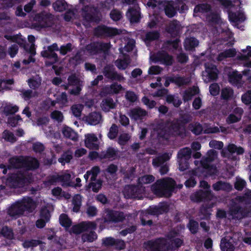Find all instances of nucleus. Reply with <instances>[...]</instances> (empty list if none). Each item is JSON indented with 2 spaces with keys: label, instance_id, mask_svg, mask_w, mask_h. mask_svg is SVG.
Masks as SVG:
<instances>
[{
  "label": "nucleus",
  "instance_id": "obj_1",
  "mask_svg": "<svg viewBox=\"0 0 251 251\" xmlns=\"http://www.w3.org/2000/svg\"><path fill=\"white\" fill-rule=\"evenodd\" d=\"M217 157V152L214 150L209 151L205 158H202V160L199 162L198 161H195V164L198 168L194 171H193L192 176L185 181V186L187 187H194L196 184V181L194 178V176H201L203 175L206 176L205 174H208L209 175L215 174L216 173V167L211 163L214 161Z\"/></svg>",
  "mask_w": 251,
  "mask_h": 251
},
{
  "label": "nucleus",
  "instance_id": "obj_2",
  "mask_svg": "<svg viewBox=\"0 0 251 251\" xmlns=\"http://www.w3.org/2000/svg\"><path fill=\"white\" fill-rule=\"evenodd\" d=\"M176 233H171L167 239H159L145 243L144 248L148 251H167L180 247L182 240L176 237Z\"/></svg>",
  "mask_w": 251,
  "mask_h": 251
},
{
  "label": "nucleus",
  "instance_id": "obj_3",
  "mask_svg": "<svg viewBox=\"0 0 251 251\" xmlns=\"http://www.w3.org/2000/svg\"><path fill=\"white\" fill-rule=\"evenodd\" d=\"M154 177L151 175L143 176L138 179L137 187L134 186H127L125 187L124 192L125 196L127 198L141 199L142 197L139 196L138 194L143 193L145 191V188H142V185L148 184L152 182Z\"/></svg>",
  "mask_w": 251,
  "mask_h": 251
},
{
  "label": "nucleus",
  "instance_id": "obj_4",
  "mask_svg": "<svg viewBox=\"0 0 251 251\" xmlns=\"http://www.w3.org/2000/svg\"><path fill=\"white\" fill-rule=\"evenodd\" d=\"M174 186V181L167 178L157 181L156 186H152L151 189L154 193L160 197H170Z\"/></svg>",
  "mask_w": 251,
  "mask_h": 251
},
{
  "label": "nucleus",
  "instance_id": "obj_5",
  "mask_svg": "<svg viewBox=\"0 0 251 251\" xmlns=\"http://www.w3.org/2000/svg\"><path fill=\"white\" fill-rule=\"evenodd\" d=\"M35 207L34 202L31 199L27 198L13 205L9 209L8 213L12 217H16L22 214L25 210L31 211Z\"/></svg>",
  "mask_w": 251,
  "mask_h": 251
},
{
  "label": "nucleus",
  "instance_id": "obj_6",
  "mask_svg": "<svg viewBox=\"0 0 251 251\" xmlns=\"http://www.w3.org/2000/svg\"><path fill=\"white\" fill-rule=\"evenodd\" d=\"M10 168H20L24 167L26 169H35L38 167L39 163L37 160L30 157H21L19 158H13L10 160Z\"/></svg>",
  "mask_w": 251,
  "mask_h": 251
},
{
  "label": "nucleus",
  "instance_id": "obj_7",
  "mask_svg": "<svg viewBox=\"0 0 251 251\" xmlns=\"http://www.w3.org/2000/svg\"><path fill=\"white\" fill-rule=\"evenodd\" d=\"M200 187L203 189V191H198L191 196V199L195 201H200L203 200H211L213 197L210 190V185L205 181L200 182Z\"/></svg>",
  "mask_w": 251,
  "mask_h": 251
},
{
  "label": "nucleus",
  "instance_id": "obj_8",
  "mask_svg": "<svg viewBox=\"0 0 251 251\" xmlns=\"http://www.w3.org/2000/svg\"><path fill=\"white\" fill-rule=\"evenodd\" d=\"M235 8L231 7L228 12L229 21L234 26L242 30L243 29V26L242 25L239 26V25L245 20V16L242 10L240 9L237 12H235Z\"/></svg>",
  "mask_w": 251,
  "mask_h": 251
},
{
  "label": "nucleus",
  "instance_id": "obj_9",
  "mask_svg": "<svg viewBox=\"0 0 251 251\" xmlns=\"http://www.w3.org/2000/svg\"><path fill=\"white\" fill-rule=\"evenodd\" d=\"M31 179L28 172H25L23 173L14 175L7 179V183H13L10 186L13 187L20 186L23 184L30 182Z\"/></svg>",
  "mask_w": 251,
  "mask_h": 251
},
{
  "label": "nucleus",
  "instance_id": "obj_10",
  "mask_svg": "<svg viewBox=\"0 0 251 251\" xmlns=\"http://www.w3.org/2000/svg\"><path fill=\"white\" fill-rule=\"evenodd\" d=\"M205 68V71L202 73V78L204 82L207 83L217 79L218 71L214 65L206 63Z\"/></svg>",
  "mask_w": 251,
  "mask_h": 251
},
{
  "label": "nucleus",
  "instance_id": "obj_11",
  "mask_svg": "<svg viewBox=\"0 0 251 251\" xmlns=\"http://www.w3.org/2000/svg\"><path fill=\"white\" fill-rule=\"evenodd\" d=\"M59 182L63 186H73L71 180V175L68 172H66L60 175L53 176L48 182L50 184Z\"/></svg>",
  "mask_w": 251,
  "mask_h": 251
},
{
  "label": "nucleus",
  "instance_id": "obj_12",
  "mask_svg": "<svg viewBox=\"0 0 251 251\" xmlns=\"http://www.w3.org/2000/svg\"><path fill=\"white\" fill-rule=\"evenodd\" d=\"M50 210L47 208H43L40 212L39 218L36 222V226L38 228L44 227L46 224L50 220Z\"/></svg>",
  "mask_w": 251,
  "mask_h": 251
},
{
  "label": "nucleus",
  "instance_id": "obj_13",
  "mask_svg": "<svg viewBox=\"0 0 251 251\" xmlns=\"http://www.w3.org/2000/svg\"><path fill=\"white\" fill-rule=\"evenodd\" d=\"M191 151L189 148H185L180 151L178 153V158L179 162V169L180 171H184L188 168V165L186 163H185V167L181 166V162L183 160H188L191 157Z\"/></svg>",
  "mask_w": 251,
  "mask_h": 251
},
{
  "label": "nucleus",
  "instance_id": "obj_14",
  "mask_svg": "<svg viewBox=\"0 0 251 251\" xmlns=\"http://www.w3.org/2000/svg\"><path fill=\"white\" fill-rule=\"evenodd\" d=\"M58 49L57 45L54 44L48 47L47 50H43L41 52L42 55L44 57H47L50 59L51 63H55L57 60V56L56 54L53 52L54 50H57Z\"/></svg>",
  "mask_w": 251,
  "mask_h": 251
},
{
  "label": "nucleus",
  "instance_id": "obj_15",
  "mask_svg": "<svg viewBox=\"0 0 251 251\" xmlns=\"http://www.w3.org/2000/svg\"><path fill=\"white\" fill-rule=\"evenodd\" d=\"M96 227V225L94 223H83L74 226L72 227V232L76 234H78L83 231L95 229Z\"/></svg>",
  "mask_w": 251,
  "mask_h": 251
},
{
  "label": "nucleus",
  "instance_id": "obj_16",
  "mask_svg": "<svg viewBox=\"0 0 251 251\" xmlns=\"http://www.w3.org/2000/svg\"><path fill=\"white\" fill-rule=\"evenodd\" d=\"M85 144L87 148L97 149L98 148V138L94 134L88 133L85 135Z\"/></svg>",
  "mask_w": 251,
  "mask_h": 251
},
{
  "label": "nucleus",
  "instance_id": "obj_17",
  "mask_svg": "<svg viewBox=\"0 0 251 251\" xmlns=\"http://www.w3.org/2000/svg\"><path fill=\"white\" fill-rule=\"evenodd\" d=\"M243 109L239 107H236L233 113L230 114L226 119L228 124H232L239 121L242 117Z\"/></svg>",
  "mask_w": 251,
  "mask_h": 251
},
{
  "label": "nucleus",
  "instance_id": "obj_18",
  "mask_svg": "<svg viewBox=\"0 0 251 251\" xmlns=\"http://www.w3.org/2000/svg\"><path fill=\"white\" fill-rule=\"evenodd\" d=\"M95 33L98 35L106 34L108 35L113 36L119 34V31L116 28L100 26L96 29Z\"/></svg>",
  "mask_w": 251,
  "mask_h": 251
},
{
  "label": "nucleus",
  "instance_id": "obj_19",
  "mask_svg": "<svg viewBox=\"0 0 251 251\" xmlns=\"http://www.w3.org/2000/svg\"><path fill=\"white\" fill-rule=\"evenodd\" d=\"M0 109L1 111L7 115L9 114H13L17 112L19 110V107L17 105L10 103L3 102L2 103Z\"/></svg>",
  "mask_w": 251,
  "mask_h": 251
},
{
  "label": "nucleus",
  "instance_id": "obj_20",
  "mask_svg": "<svg viewBox=\"0 0 251 251\" xmlns=\"http://www.w3.org/2000/svg\"><path fill=\"white\" fill-rule=\"evenodd\" d=\"M190 81V79L189 78L175 76L166 79L165 83V86L167 87L169 85L170 82H174L178 86H181L188 83Z\"/></svg>",
  "mask_w": 251,
  "mask_h": 251
},
{
  "label": "nucleus",
  "instance_id": "obj_21",
  "mask_svg": "<svg viewBox=\"0 0 251 251\" xmlns=\"http://www.w3.org/2000/svg\"><path fill=\"white\" fill-rule=\"evenodd\" d=\"M126 16L132 23H136L140 19L139 8L135 6L133 9H129L126 13Z\"/></svg>",
  "mask_w": 251,
  "mask_h": 251
},
{
  "label": "nucleus",
  "instance_id": "obj_22",
  "mask_svg": "<svg viewBox=\"0 0 251 251\" xmlns=\"http://www.w3.org/2000/svg\"><path fill=\"white\" fill-rule=\"evenodd\" d=\"M109 45L107 44H101L99 43H94L87 47V50L91 54H95L99 50H105L108 49Z\"/></svg>",
  "mask_w": 251,
  "mask_h": 251
},
{
  "label": "nucleus",
  "instance_id": "obj_23",
  "mask_svg": "<svg viewBox=\"0 0 251 251\" xmlns=\"http://www.w3.org/2000/svg\"><path fill=\"white\" fill-rule=\"evenodd\" d=\"M107 218H105V222H119L122 221L124 218V214L122 212L108 211Z\"/></svg>",
  "mask_w": 251,
  "mask_h": 251
},
{
  "label": "nucleus",
  "instance_id": "obj_24",
  "mask_svg": "<svg viewBox=\"0 0 251 251\" xmlns=\"http://www.w3.org/2000/svg\"><path fill=\"white\" fill-rule=\"evenodd\" d=\"M68 80L69 83L71 85L76 86L75 89H72L71 90V94L74 95L79 94L81 90L80 86L81 84H80V81L77 79V77L75 75H71L69 77Z\"/></svg>",
  "mask_w": 251,
  "mask_h": 251
},
{
  "label": "nucleus",
  "instance_id": "obj_25",
  "mask_svg": "<svg viewBox=\"0 0 251 251\" xmlns=\"http://www.w3.org/2000/svg\"><path fill=\"white\" fill-rule=\"evenodd\" d=\"M242 75L235 70H231L228 74V80L230 83L237 85L241 80Z\"/></svg>",
  "mask_w": 251,
  "mask_h": 251
},
{
  "label": "nucleus",
  "instance_id": "obj_26",
  "mask_svg": "<svg viewBox=\"0 0 251 251\" xmlns=\"http://www.w3.org/2000/svg\"><path fill=\"white\" fill-rule=\"evenodd\" d=\"M101 120V115L97 112L92 113L86 117V122L91 125H96L100 123Z\"/></svg>",
  "mask_w": 251,
  "mask_h": 251
},
{
  "label": "nucleus",
  "instance_id": "obj_27",
  "mask_svg": "<svg viewBox=\"0 0 251 251\" xmlns=\"http://www.w3.org/2000/svg\"><path fill=\"white\" fill-rule=\"evenodd\" d=\"M147 112L140 108H136L131 110L129 114L131 118L136 120L141 119L143 117L145 116Z\"/></svg>",
  "mask_w": 251,
  "mask_h": 251
},
{
  "label": "nucleus",
  "instance_id": "obj_28",
  "mask_svg": "<svg viewBox=\"0 0 251 251\" xmlns=\"http://www.w3.org/2000/svg\"><path fill=\"white\" fill-rule=\"evenodd\" d=\"M104 73L105 75L108 78L117 79L119 81H121L124 79V77L123 76H121L115 73L113 70L112 67H106L104 69Z\"/></svg>",
  "mask_w": 251,
  "mask_h": 251
},
{
  "label": "nucleus",
  "instance_id": "obj_29",
  "mask_svg": "<svg viewBox=\"0 0 251 251\" xmlns=\"http://www.w3.org/2000/svg\"><path fill=\"white\" fill-rule=\"evenodd\" d=\"M129 63L128 56L121 54L120 58L116 61L115 64L119 69L124 70L127 67Z\"/></svg>",
  "mask_w": 251,
  "mask_h": 251
},
{
  "label": "nucleus",
  "instance_id": "obj_30",
  "mask_svg": "<svg viewBox=\"0 0 251 251\" xmlns=\"http://www.w3.org/2000/svg\"><path fill=\"white\" fill-rule=\"evenodd\" d=\"M123 89L121 85L113 84L110 87H106L104 88L103 91H102L100 95L103 96L105 94H112V93H118Z\"/></svg>",
  "mask_w": 251,
  "mask_h": 251
},
{
  "label": "nucleus",
  "instance_id": "obj_31",
  "mask_svg": "<svg viewBox=\"0 0 251 251\" xmlns=\"http://www.w3.org/2000/svg\"><path fill=\"white\" fill-rule=\"evenodd\" d=\"M155 61H159L167 65L172 64L173 59L171 56L165 52H160L157 54V59Z\"/></svg>",
  "mask_w": 251,
  "mask_h": 251
},
{
  "label": "nucleus",
  "instance_id": "obj_32",
  "mask_svg": "<svg viewBox=\"0 0 251 251\" xmlns=\"http://www.w3.org/2000/svg\"><path fill=\"white\" fill-rule=\"evenodd\" d=\"M62 132L64 136L66 138H70L73 140H75L77 138L76 133L68 126H64Z\"/></svg>",
  "mask_w": 251,
  "mask_h": 251
},
{
  "label": "nucleus",
  "instance_id": "obj_33",
  "mask_svg": "<svg viewBox=\"0 0 251 251\" xmlns=\"http://www.w3.org/2000/svg\"><path fill=\"white\" fill-rule=\"evenodd\" d=\"M232 241H230L227 238L222 239L221 242V248L222 251H233L234 247L231 244Z\"/></svg>",
  "mask_w": 251,
  "mask_h": 251
},
{
  "label": "nucleus",
  "instance_id": "obj_34",
  "mask_svg": "<svg viewBox=\"0 0 251 251\" xmlns=\"http://www.w3.org/2000/svg\"><path fill=\"white\" fill-rule=\"evenodd\" d=\"M213 189L216 191L225 190L230 191L232 186L229 183L219 181L213 185Z\"/></svg>",
  "mask_w": 251,
  "mask_h": 251
},
{
  "label": "nucleus",
  "instance_id": "obj_35",
  "mask_svg": "<svg viewBox=\"0 0 251 251\" xmlns=\"http://www.w3.org/2000/svg\"><path fill=\"white\" fill-rule=\"evenodd\" d=\"M101 107L103 110L108 111L115 107V103L111 99L107 98L102 101Z\"/></svg>",
  "mask_w": 251,
  "mask_h": 251
},
{
  "label": "nucleus",
  "instance_id": "obj_36",
  "mask_svg": "<svg viewBox=\"0 0 251 251\" xmlns=\"http://www.w3.org/2000/svg\"><path fill=\"white\" fill-rule=\"evenodd\" d=\"M199 42L194 38H188L184 42V47L186 50H192L198 45Z\"/></svg>",
  "mask_w": 251,
  "mask_h": 251
},
{
  "label": "nucleus",
  "instance_id": "obj_37",
  "mask_svg": "<svg viewBox=\"0 0 251 251\" xmlns=\"http://www.w3.org/2000/svg\"><path fill=\"white\" fill-rule=\"evenodd\" d=\"M242 52L238 54L237 57L240 60H246L251 57V47L247 46L246 49L242 50Z\"/></svg>",
  "mask_w": 251,
  "mask_h": 251
},
{
  "label": "nucleus",
  "instance_id": "obj_38",
  "mask_svg": "<svg viewBox=\"0 0 251 251\" xmlns=\"http://www.w3.org/2000/svg\"><path fill=\"white\" fill-rule=\"evenodd\" d=\"M100 172V169L98 167H93L90 171H87L86 174L84 175V177L86 181H87L89 176L91 177V180H94Z\"/></svg>",
  "mask_w": 251,
  "mask_h": 251
},
{
  "label": "nucleus",
  "instance_id": "obj_39",
  "mask_svg": "<svg viewBox=\"0 0 251 251\" xmlns=\"http://www.w3.org/2000/svg\"><path fill=\"white\" fill-rule=\"evenodd\" d=\"M175 5L176 6V4L172 1L169 2L166 5L165 11L166 15L169 17H173L176 13Z\"/></svg>",
  "mask_w": 251,
  "mask_h": 251
},
{
  "label": "nucleus",
  "instance_id": "obj_40",
  "mask_svg": "<svg viewBox=\"0 0 251 251\" xmlns=\"http://www.w3.org/2000/svg\"><path fill=\"white\" fill-rule=\"evenodd\" d=\"M13 83L14 80L13 79L8 80L0 79V92L11 89V85Z\"/></svg>",
  "mask_w": 251,
  "mask_h": 251
},
{
  "label": "nucleus",
  "instance_id": "obj_41",
  "mask_svg": "<svg viewBox=\"0 0 251 251\" xmlns=\"http://www.w3.org/2000/svg\"><path fill=\"white\" fill-rule=\"evenodd\" d=\"M199 93V89L197 87L186 90L183 94V97L184 101L189 100L191 98Z\"/></svg>",
  "mask_w": 251,
  "mask_h": 251
},
{
  "label": "nucleus",
  "instance_id": "obj_42",
  "mask_svg": "<svg viewBox=\"0 0 251 251\" xmlns=\"http://www.w3.org/2000/svg\"><path fill=\"white\" fill-rule=\"evenodd\" d=\"M92 230H90V232H86L83 234L82 237V239L83 242H93L97 238V234L93 231H91ZM88 232L89 231L87 230Z\"/></svg>",
  "mask_w": 251,
  "mask_h": 251
},
{
  "label": "nucleus",
  "instance_id": "obj_43",
  "mask_svg": "<svg viewBox=\"0 0 251 251\" xmlns=\"http://www.w3.org/2000/svg\"><path fill=\"white\" fill-rule=\"evenodd\" d=\"M171 154H164L162 156L153 160L152 164L154 166H159L163 164L165 161L168 160L170 158Z\"/></svg>",
  "mask_w": 251,
  "mask_h": 251
},
{
  "label": "nucleus",
  "instance_id": "obj_44",
  "mask_svg": "<svg viewBox=\"0 0 251 251\" xmlns=\"http://www.w3.org/2000/svg\"><path fill=\"white\" fill-rule=\"evenodd\" d=\"M74 205L73 211L77 212L79 209L81 203V197L79 195H76L74 196L73 200Z\"/></svg>",
  "mask_w": 251,
  "mask_h": 251
},
{
  "label": "nucleus",
  "instance_id": "obj_45",
  "mask_svg": "<svg viewBox=\"0 0 251 251\" xmlns=\"http://www.w3.org/2000/svg\"><path fill=\"white\" fill-rule=\"evenodd\" d=\"M72 152L68 151L65 152L61 157L59 158L58 161L62 165H64L66 163H68L72 159Z\"/></svg>",
  "mask_w": 251,
  "mask_h": 251
},
{
  "label": "nucleus",
  "instance_id": "obj_46",
  "mask_svg": "<svg viewBox=\"0 0 251 251\" xmlns=\"http://www.w3.org/2000/svg\"><path fill=\"white\" fill-rule=\"evenodd\" d=\"M134 46V42L133 40H130L128 42L127 45L124 48L120 49V51L122 55L127 56V52L131 51Z\"/></svg>",
  "mask_w": 251,
  "mask_h": 251
},
{
  "label": "nucleus",
  "instance_id": "obj_47",
  "mask_svg": "<svg viewBox=\"0 0 251 251\" xmlns=\"http://www.w3.org/2000/svg\"><path fill=\"white\" fill-rule=\"evenodd\" d=\"M53 7L56 11H63L66 8V3L63 0H58L53 4Z\"/></svg>",
  "mask_w": 251,
  "mask_h": 251
},
{
  "label": "nucleus",
  "instance_id": "obj_48",
  "mask_svg": "<svg viewBox=\"0 0 251 251\" xmlns=\"http://www.w3.org/2000/svg\"><path fill=\"white\" fill-rule=\"evenodd\" d=\"M227 150L230 153H236L237 154H240L243 153L244 149L241 147H238L233 144H229L227 148Z\"/></svg>",
  "mask_w": 251,
  "mask_h": 251
},
{
  "label": "nucleus",
  "instance_id": "obj_49",
  "mask_svg": "<svg viewBox=\"0 0 251 251\" xmlns=\"http://www.w3.org/2000/svg\"><path fill=\"white\" fill-rule=\"evenodd\" d=\"M235 50L233 49H231L220 53L218 56V60H222L226 57H232L235 55Z\"/></svg>",
  "mask_w": 251,
  "mask_h": 251
},
{
  "label": "nucleus",
  "instance_id": "obj_50",
  "mask_svg": "<svg viewBox=\"0 0 251 251\" xmlns=\"http://www.w3.org/2000/svg\"><path fill=\"white\" fill-rule=\"evenodd\" d=\"M177 126L176 125H173L172 126L171 128L169 129L168 133H166L164 131H162L161 133H160L159 137L167 139L168 138V135L170 134H174L175 133L174 132H176V134H177Z\"/></svg>",
  "mask_w": 251,
  "mask_h": 251
},
{
  "label": "nucleus",
  "instance_id": "obj_51",
  "mask_svg": "<svg viewBox=\"0 0 251 251\" xmlns=\"http://www.w3.org/2000/svg\"><path fill=\"white\" fill-rule=\"evenodd\" d=\"M59 221L60 224L65 227H68L71 225L72 222L68 216L65 214H61L60 216Z\"/></svg>",
  "mask_w": 251,
  "mask_h": 251
},
{
  "label": "nucleus",
  "instance_id": "obj_52",
  "mask_svg": "<svg viewBox=\"0 0 251 251\" xmlns=\"http://www.w3.org/2000/svg\"><path fill=\"white\" fill-rule=\"evenodd\" d=\"M221 95L224 99L231 98L233 95V90L229 87L224 88L222 90Z\"/></svg>",
  "mask_w": 251,
  "mask_h": 251
},
{
  "label": "nucleus",
  "instance_id": "obj_53",
  "mask_svg": "<svg viewBox=\"0 0 251 251\" xmlns=\"http://www.w3.org/2000/svg\"><path fill=\"white\" fill-rule=\"evenodd\" d=\"M83 108V105L81 104H75L72 107V111L73 115L76 117H79L81 114Z\"/></svg>",
  "mask_w": 251,
  "mask_h": 251
},
{
  "label": "nucleus",
  "instance_id": "obj_54",
  "mask_svg": "<svg viewBox=\"0 0 251 251\" xmlns=\"http://www.w3.org/2000/svg\"><path fill=\"white\" fill-rule=\"evenodd\" d=\"M41 79L40 77L30 79L28 81V84L30 88L35 89L40 85Z\"/></svg>",
  "mask_w": 251,
  "mask_h": 251
},
{
  "label": "nucleus",
  "instance_id": "obj_55",
  "mask_svg": "<svg viewBox=\"0 0 251 251\" xmlns=\"http://www.w3.org/2000/svg\"><path fill=\"white\" fill-rule=\"evenodd\" d=\"M28 40L29 42L32 43V44L31 45L29 50L26 47H25V49L26 50H28L29 52L31 53V55H34L35 54V51L34 49V45L33 43L35 41V38L33 35H29L28 36Z\"/></svg>",
  "mask_w": 251,
  "mask_h": 251
},
{
  "label": "nucleus",
  "instance_id": "obj_56",
  "mask_svg": "<svg viewBox=\"0 0 251 251\" xmlns=\"http://www.w3.org/2000/svg\"><path fill=\"white\" fill-rule=\"evenodd\" d=\"M96 21L97 20L95 19L90 13H86L84 16V19L83 24L86 27H88L90 25L89 23H88V22H89L90 23H92L96 22Z\"/></svg>",
  "mask_w": 251,
  "mask_h": 251
},
{
  "label": "nucleus",
  "instance_id": "obj_57",
  "mask_svg": "<svg viewBox=\"0 0 251 251\" xmlns=\"http://www.w3.org/2000/svg\"><path fill=\"white\" fill-rule=\"evenodd\" d=\"M22 121V119L19 115L12 116L9 118L8 123L12 126H15L19 122Z\"/></svg>",
  "mask_w": 251,
  "mask_h": 251
},
{
  "label": "nucleus",
  "instance_id": "obj_58",
  "mask_svg": "<svg viewBox=\"0 0 251 251\" xmlns=\"http://www.w3.org/2000/svg\"><path fill=\"white\" fill-rule=\"evenodd\" d=\"M210 9V7L207 4H201L197 6L194 9V13H196L198 12L205 13L207 12Z\"/></svg>",
  "mask_w": 251,
  "mask_h": 251
},
{
  "label": "nucleus",
  "instance_id": "obj_59",
  "mask_svg": "<svg viewBox=\"0 0 251 251\" xmlns=\"http://www.w3.org/2000/svg\"><path fill=\"white\" fill-rule=\"evenodd\" d=\"M118 131V126L115 125H113L109 129L108 134V137L111 139H114L117 135Z\"/></svg>",
  "mask_w": 251,
  "mask_h": 251
},
{
  "label": "nucleus",
  "instance_id": "obj_60",
  "mask_svg": "<svg viewBox=\"0 0 251 251\" xmlns=\"http://www.w3.org/2000/svg\"><path fill=\"white\" fill-rule=\"evenodd\" d=\"M2 137L5 140L11 142H14L16 140L13 134L7 130H5L3 132Z\"/></svg>",
  "mask_w": 251,
  "mask_h": 251
},
{
  "label": "nucleus",
  "instance_id": "obj_61",
  "mask_svg": "<svg viewBox=\"0 0 251 251\" xmlns=\"http://www.w3.org/2000/svg\"><path fill=\"white\" fill-rule=\"evenodd\" d=\"M166 100L169 103H173L176 107L178 106L181 103L180 100L177 98H175L172 95L167 96Z\"/></svg>",
  "mask_w": 251,
  "mask_h": 251
},
{
  "label": "nucleus",
  "instance_id": "obj_62",
  "mask_svg": "<svg viewBox=\"0 0 251 251\" xmlns=\"http://www.w3.org/2000/svg\"><path fill=\"white\" fill-rule=\"evenodd\" d=\"M51 118L58 121V122H61L63 120V116L62 113L59 111H54L51 114Z\"/></svg>",
  "mask_w": 251,
  "mask_h": 251
},
{
  "label": "nucleus",
  "instance_id": "obj_63",
  "mask_svg": "<svg viewBox=\"0 0 251 251\" xmlns=\"http://www.w3.org/2000/svg\"><path fill=\"white\" fill-rule=\"evenodd\" d=\"M209 91L213 96L218 95L220 91V87L218 84L217 83L212 84L209 87Z\"/></svg>",
  "mask_w": 251,
  "mask_h": 251
},
{
  "label": "nucleus",
  "instance_id": "obj_64",
  "mask_svg": "<svg viewBox=\"0 0 251 251\" xmlns=\"http://www.w3.org/2000/svg\"><path fill=\"white\" fill-rule=\"evenodd\" d=\"M242 100L246 104H249L251 103V91H248L242 96Z\"/></svg>",
  "mask_w": 251,
  "mask_h": 251
}]
</instances>
